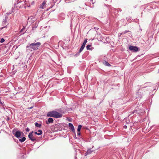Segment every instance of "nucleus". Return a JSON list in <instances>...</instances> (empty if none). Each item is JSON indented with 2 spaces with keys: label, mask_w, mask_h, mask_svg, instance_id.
Returning a JSON list of instances; mask_svg holds the SVG:
<instances>
[{
  "label": "nucleus",
  "mask_w": 159,
  "mask_h": 159,
  "mask_svg": "<svg viewBox=\"0 0 159 159\" xmlns=\"http://www.w3.org/2000/svg\"><path fill=\"white\" fill-rule=\"evenodd\" d=\"M41 44V43L39 42L29 44L26 46V51L30 52L32 50H36L38 48Z\"/></svg>",
  "instance_id": "nucleus-1"
},
{
  "label": "nucleus",
  "mask_w": 159,
  "mask_h": 159,
  "mask_svg": "<svg viewBox=\"0 0 159 159\" xmlns=\"http://www.w3.org/2000/svg\"><path fill=\"white\" fill-rule=\"evenodd\" d=\"M47 116L48 117H52L56 118H61L62 116V114L56 111H52L48 112Z\"/></svg>",
  "instance_id": "nucleus-2"
},
{
  "label": "nucleus",
  "mask_w": 159,
  "mask_h": 159,
  "mask_svg": "<svg viewBox=\"0 0 159 159\" xmlns=\"http://www.w3.org/2000/svg\"><path fill=\"white\" fill-rule=\"evenodd\" d=\"M135 112H136L139 116H142L145 113V111L144 109H141L139 107H137L132 112V114H134Z\"/></svg>",
  "instance_id": "nucleus-3"
},
{
  "label": "nucleus",
  "mask_w": 159,
  "mask_h": 159,
  "mask_svg": "<svg viewBox=\"0 0 159 159\" xmlns=\"http://www.w3.org/2000/svg\"><path fill=\"white\" fill-rule=\"evenodd\" d=\"M129 50L133 52H137L139 50V48L136 46L130 45L129 46Z\"/></svg>",
  "instance_id": "nucleus-4"
},
{
  "label": "nucleus",
  "mask_w": 159,
  "mask_h": 159,
  "mask_svg": "<svg viewBox=\"0 0 159 159\" xmlns=\"http://www.w3.org/2000/svg\"><path fill=\"white\" fill-rule=\"evenodd\" d=\"M33 131L30 132L28 135V137L32 141H34L36 140V138L34 136L33 134Z\"/></svg>",
  "instance_id": "nucleus-5"
},
{
  "label": "nucleus",
  "mask_w": 159,
  "mask_h": 159,
  "mask_svg": "<svg viewBox=\"0 0 159 159\" xmlns=\"http://www.w3.org/2000/svg\"><path fill=\"white\" fill-rule=\"evenodd\" d=\"M21 135V132L19 130L16 131L15 133L14 134L15 136L18 139H19L20 138Z\"/></svg>",
  "instance_id": "nucleus-6"
},
{
  "label": "nucleus",
  "mask_w": 159,
  "mask_h": 159,
  "mask_svg": "<svg viewBox=\"0 0 159 159\" xmlns=\"http://www.w3.org/2000/svg\"><path fill=\"white\" fill-rule=\"evenodd\" d=\"M149 84V83H146L145 84V86L144 87H143L141 88V89H139V91L136 93V94L138 95V98H141L142 96L141 95V94H139V92H140V90H141L143 89L145 87H147L146 84Z\"/></svg>",
  "instance_id": "nucleus-7"
},
{
  "label": "nucleus",
  "mask_w": 159,
  "mask_h": 159,
  "mask_svg": "<svg viewBox=\"0 0 159 159\" xmlns=\"http://www.w3.org/2000/svg\"><path fill=\"white\" fill-rule=\"evenodd\" d=\"M68 125L69 127L71 129V130L73 132H74L75 130L73 125L72 123H69Z\"/></svg>",
  "instance_id": "nucleus-8"
},
{
  "label": "nucleus",
  "mask_w": 159,
  "mask_h": 159,
  "mask_svg": "<svg viewBox=\"0 0 159 159\" xmlns=\"http://www.w3.org/2000/svg\"><path fill=\"white\" fill-rule=\"evenodd\" d=\"M53 122V118H49L48 119V120L46 121V124H48L51 123H52Z\"/></svg>",
  "instance_id": "nucleus-9"
},
{
  "label": "nucleus",
  "mask_w": 159,
  "mask_h": 159,
  "mask_svg": "<svg viewBox=\"0 0 159 159\" xmlns=\"http://www.w3.org/2000/svg\"><path fill=\"white\" fill-rule=\"evenodd\" d=\"M93 151V150H92L91 148L88 149L86 152L85 153V156H87L90 154Z\"/></svg>",
  "instance_id": "nucleus-10"
},
{
  "label": "nucleus",
  "mask_w": 159,
  "mask_h": 159,
  "mask_svg": "<svg viewBox=\"0 0 159 159\" xmlns=\"http://www.w3.org/2000/svg\"><path fill=\"white\" fill-rule=\"evenodd\" d=\"M46 5V2L44 1L40 5L39 8L43 9L44 8V6Z\"/></svg>",
  "instance_id": "nucleus-11"
},
{
  "label": "nucleus",
  "mask_w": 159,
  "mask_h": 159,
  "mask_svg": "<svg viewBox=\"0 0 159 159\" xmlns=\"http://www.w3.org/2000/svg\"><path fill=\"white\" fill-rule=\"evenodd\" d=\"M103 64L106 66H111V65L107 61H105L103 62Z\"/></svg>",
  "instance_id": "nucleus-12"
},
{
  "label": "nucleus",
  "mask_w": 159,
  "mask_h": 159,
  "mask_svg": "<svg viewBox=\"0 0 159 159\" xmlns=\"http://www.w3.org/2000/svg\"><path fill=\"white\" fill-rule=\"evenodd\" d=\"M85 47L84 46H83L82 45L81 46L80 49L79 50V52H78L79 54L84 49Z\"/></svg>",
  "instance_id": "nucleus-13"
},
{
  "label": "nucleus",
  "mask_w": 159,
  "mask_h": 159,
  "mask_svg": "<svg viewBox=\"0 0 159 159\" xmlns=\"http://www.w3.org/2000/svg\"><path fill=\"white\" fill-rule=\"evenodd\" d=\"M26 139V138L25 137H23L22 138L19 139V141L22 143L24 142Z\"/></svg>",
  "instance_id": "nucleus-14"
},
{
  "label": "nucleus",
  "mask_w": 159,
  "mask_h": 159,
  "mask_svg": "<svg viewBox=\"0 0 159 159\" xmlns=\"http://www.w3.org/2000/svg\"><path fill=\"white\" fill-rule=\"evenodd\" d=\"M35 125L36 127H39V128H40L41 126V124H39L37 122L35 123Z\"/></svg>",
  "instance_id": "nucleus-15"
},
{
  "label": "nucleus",
  "mask_w": 159,
  "mask_h": 159,
  "mask_svg": "<svg viewBox=\"0 0 159 159\" xmlns=\"http://www.w3.org/2000/svg\"><path fill=\"white\" fill-rule=\"evenodd\" d=\"M82 126L81 125H79L78 126L77 128V131L79 132L80 131V129L82 128Z\"/></svg>",
  "instance_id": "nucleus-16"
},
{
  "label": "nucleus",
  "mask_w": 159,
  "mask_h": 159,
  "mask_svg": "<svg viewBox=\"0 0 159 159\" xmlns=\"http://www.w3.org/2000/svg\"><path fill=\"white\" fill-rule=\"evenodd\" d=\"M87 43V39H86L84 41V42L83 43V44H82V45L83 46H84L85 47V44H86V43Z\"/></svg>",
  "instance_id": "nucleus-17"
},
{
  "label": "nucleus",
  "mask_w": 159,
  "mask_h": 159,
  "mask_svg": "<svg viewBox=\"0 0 159 159\" xmlns=\"http://www.w3.org/2000/svg\"><path fill=\"white\" fill-rule=\"evenodd\" d=\"M87 43V39H86L84 41V42L83 43V44H82V45L83 46H84L85 47V44H86V43Z\"/></svg>",
  "instance_id": "nucleus-18"
},
{
  "label": "nucleus",
  "mask_w": 159,
  "mask_h": 159,
  "mask_svg": "<svg viewBox=\"0 0 159 159\" xmlns=\"http://www.w3.org/2000/svg\"><path fill=\"white\" fill-rule=\"evenodd\" d=\"M87 43V39H86L84 41V42L83 43V44H82V45L83 46H84L85 47V44H86V43Z\"/></svg>",
  "instance_id": "nucleus-19"
},
{
  "label": "nucleus",
  "mask_w": 159,
  "mask_h": 159,
  "mask_svg": "<svg viewBox=\"0 0 159 159\" xmlns=\"http://www.w3.org/2000/svg\"><path fill=\"white\" fill-rule=\"evenodd\" d=\"M29 4H30L31 5L33 4L34 3V1H32L31 0H29Z\"/></svg>",
  "instance_id": "nucleus-20"
},
{
  "label": "nucleus",
  "mask_w": 159,
  "mask_h": 159,
  "mask_svg": "<svg viewBox=\"0 0 159 159\" xmlns=\"http://www.w3.org/2000/svg\"><path fill=\"white\" fill-rule=\"evenodd\" d=\"M91 46V45H88L86 47L87 49L88 50H90L91 49L90 48Z\"/></svg>",
  "instance_id": "nucleus-21"
},
{
  "label": "nucleus",
  "mask_w": 159,
  "mask_h": 159,
  "mask_svg": "<svg viewBox=\"0 0 159 159\" xmlns=\"http://www.w3.org/2000/svg\"><path fill=\"white\" fill-rule=\"evenodd\" d=\"M129 32L128 31L125 30L122 33H121V34H125V33H127V32Z\"/></svg>",
  "instance_id": "nucleus-22"
},
{
  "label": "nucleus",
  "mask_w": 159,
  "mask_h": 159,
  "mask_svg": "<svg viewBox=\"0 0 159 159\" xmlns=\"http://www.w3.org/2000/svg\"><path fill=\"white\" fill-rule=\"evenodd\" d=\"M23 1V0H17V4H18L21 2H22Z\"/></svg>",
  "instance_id": "nucleus-23"
},
{
  "label": "nucleus",
  "mask_w": 159,
  "mask_h": 159,
  "mask_svg": "<svg viewBox=\"0 0 159 159\" xmlns=\"http://www.w3.org/2000/svg\"><path fill=\"white\" fill-rule=\"evenodd\" d=\"M25 29V27H23V28L20 30V32H23Z\"/></svg>",
  "instance_id": "nucleus-24"
},
{
  "label": "nucleus",
  "mask_w": 159,
  "mask_h": 159,
  "mask_svg": "<svg viewBox=\"0 0 159 159\" xmlns=\"http://www.w3.org/2000/svg\"><path fill=\"white\" fill-rule=\"evenodd\" d=\"M5 41V39H4L3 38H2L1 40H0V42L1 43H3V42H4Z\"/></svg>",
  "instance_id": "nucleus-25"
},
{
  "label": "nucleus",
  "mask_w": 159,
  "mask_h": 159,
  "mask_svg": "<svg viewBox=\"0 0 159 159\" xmlns=\"http://www.w3.org/2000/svg\"><path fill=\"white\" fill-rule=\"evenodd\" d=\"M38 132H39V134H41L43 133L42 131L41 130H40V129L39 130H38Z\"/></svg>",
  "instance_id": "nucleus-26"
},
{
  "label": "nucleus",
  "mask_w": 159,
  "mask_h": 159,
  "mask_svg": "<svg viewBox=\"0 0 159 159\" xmlns=\"http://www.w3.org/2000/svg\"><path fill=\"white\" fill-rule=\"evenodd\" d=\"M6 119L7 121H8L10 120V118L9 117H6Z\"/></svg>",
  "instance_id": "nucleus-27"
},
{
  "label": "nucleus",
  "mask_w": 159,
  "mask_h": 159,
  "mask_svg": "<svg viewBox=\"0 0 159 159\" xmlns=\"http://www.w3.org/2000/svg\"><path fill=\"white\" fill-rule=\"evenodd\" d=\"M30 131V129L28 128H27L26 129V132H29Z\"/></svg>",
  "instance_id": "nucleus-28"
},
{
  "label": "nucleus",
  "mask_w": 159,
  "mask_h": 159,
  "mask_svg": "<svg viewBox=\"0 0 159 159\" xmlns=\"http://www.w3.org/2000/svg\"><path fill=\"white\" fill-rule=\"evenodd\" d=\"M127 19L128 20H129L131 19V17H128Z\"/></svg>",
  "instance_id": "nucleus-29"
},
{
  "label": "nucleus",
  "mask_w": 159,
  "mask_h": 159,
  "mask_svg": "<svg viewBox=\"0 0 159 159\" xmlns=\"http://www.w3.org/2000/svg\"><path fill=\"white\" fill-rule=\"evenodd\" d=\"M18 89L19 90H20L22 89V88L21 87H19L18 88Z\"/></svg>",
  "instance_id": "nucleus-30"
},
{
  "label": "nucleus",
  "mask_w": 159,
  "mask_h": 159,
  "mask_svg": "<svg viewBox=\"0 0 159 159\" xmlns=\"http://www.w3.org/2000/svg\"><path fill=\"white\" fill-rule=\"evenodd\" d=\"M126 124H128L129 123V120H126Z\"/></svg>",
  "instance_id": "nucleus-31"
},
{
  "label": "nucleus",
  "mask_w": 159,
  "mask_h": 159,
  "mask_svg": "<svg viewBox=\"0 0 159 159\" xmlns=\"http://www.w3.org/2000/svg\"><path fill=\"white\" fill-rule=\"evenodd\" d=\"M123 128L124 129H126L127 128V126L126 125H125L124 126Z\"/></svg>",
  "instance_id": "nucleus-32"
},
{
  "label": "nucleus",
  "mask_w": 159,
  "mask_h": 159,
  "mask_svg": "<svg viewBox=\"0 0 159 159\" xmlns=\"http://www.w3.org/2000/svg\"><path fill=\"white\" fill-rule=\"evenodd\" d=\"M7 21V20L6 19H5L4 20V21H3V23H5Z\"/></svg>",
  "instance_id": "nucleus-33"
},
{
  "label": "nucleus",
  "mask_w": 159,
  "mask_h": 159,
  "mask_svg": "<svg viewBox=\"0 0 159 159\" xmlns=\"http://www.w3.org/2000/svg\"><path fill=\"white\" fill-rule=\"evenodd\" d=\"M33 108V107H29L28 108V109H32Z\"/></svg>",
  "instance_id": "nucleus-34"
},
{
  "label": "nucleus",
  "mask_w": 159,
  "mask_h": 159,
  "mask_svg": "<svg viewBox=\"0 0 159 159\" xmlns=\"http://www.w3.org/2000/svg\"><path fill=\"white\" fill-rule=\"evenodd\" d=\"M27 2V1L26 0H25V2H24V3H25V5H26V4H27L26 2Z\"/></svg>",
  "instance_id": "nucleus-35"
},
{
  "label": "nucleus",
  "mask_w": 159,
  "mask_h": 159,
  "mask_svg": "<svg viewBox=\"0 0 159 159\" xmlns=\"http://www.w3.org/2000/svg\"><path fill=\"white\" fill-rule=\"evenodd\" d=\"M58 111H59L60 112H61V111H62L61 109H60V110H58Z\"/></svg>",
  "instance_id": "nucleus-36"
},
{
  "label": "nucleus",
  "mask_w": 159,
  "mask_h": 159,
  "mask_svg": "<svg viewBox=\"0 0 159 159\" xmlns=\"http://www.w3.org/2000/svg\"><path fill=\"white\" fill-rule=\"evenodd\" d=\"M0 104H1L2 105H3V103L1 100H0Z\"/></svg>",
  "instance_id": "nucleus-37"
},
{
  "label": "nucleus",
  "mask_w": 159,
  "mask_h": 159,
  "mask_svg": "<svg viewBox=\"0 0 159 159\" xmlns=\"http://www.w3.org/2000/svg\"><path fill=\"white\" fill-rule=\"evenodd\" d=\"M80 134L79 132L78 133H77V135H80Z\"/></svg>",
  "instance_id": "nucleus-38"
},
{
  "label": "nucleus",
  "mask_w": 159,
  "mask_h": 159,
  "mask_svg": "<svg viewBox=\"0 0 159 159\" xmlns=\"http://www.w3.org/2000/svg\"><path fill=\"white\" fill-rule=\"evenodd\" d=\"M37 135H41V134H39V133H37Z\"/></svg>",
  "instance_id": "nucleus-39"
},
{
  "label": "nucleus",
  "mask_w": 159,
  "mask_h": 159,
  "mask_svg": "<svg viewBox=\"0 0 159 159\" xmlns=\"http://www.w3.org/2000/svg\"><path fill=\"white\" fill-rule=\"evenodd\" d=\"M123 34H121V33H120V35H119V36L120 37V36H121V35H123Z\"/></svg>",
  "instance_id": "nucleus-40"
},
{
  "label": "nucleus",
  "mask_w": 159,
  "mask_h": 159,
  "mask_svg": "<svg viewBox=\"0 0 159 159\" xmlns=\"http://www.w3.org/2000/svg\"><path fill=\"white\" fill-rule=\"evenodd\" d=\"M34 134H37V132H34Z\"/></svg>",
  "instance_id": "nucleus-41"
},
{
  "label": "nucleus",
  "mask_w": 159,
  "mask_h": 159,
  "mask_svg": "<svg viewBox=\"0 0 159 159\" xmlns=\"http://www.w3.org/2000/svg\"><path fill=\"white\" fill-rule=\"evenodd\" d=\"M25 33V32L21 34H24Z\"/></svg>",
  "instance_id": "nucleus-42"
},
{
  "label": "nucleus",
  "mask_w": 159,
  "mask_h": 159,
  "mask_svg": "<svg viewBox=\"0 0 159 159\" xmlns=\"http://www.w3.org/2000/svg\"><path fill=\"white\" fill-rule=\"evenodd\" d=\"M27 6L30 7V5H29V6H28V5H27Z\"/></svg>",
  "instance_id": "nucleus-43"
},
{
  "label": "nucleus",
  "mask_w": 159,
  "mask_h": 159,
  "mask_svg": "<svg viewBox=\"0 0 159 159\" xmlns=\"http://www.w3.org/2000/svg\"><path fill=\"white\" fill-rule=\"evenodd\" d=\"M7 14H10V13H7Z\"/></svg>",
  "instance_id": "nucleus-44"
},
{
  "label": "nucleus",
  "mask_w": 159,
  "mask_h": 159,
  "mask_svg": "<svg viewBox=\"0 0 159 159\" xmlns=\"http://www.w3.org/2000/svg\"><path fill=\"white\" fill-rule=\"evenodd\" d=\"M158 70H159V68Z\"/></svg>",
  "instance_id": "nucleus-45"
}]
</instances>
